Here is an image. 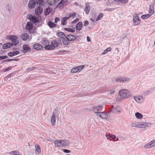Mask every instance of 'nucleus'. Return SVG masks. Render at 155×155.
Returning a JSON list of instances; mask_svg holds the SVG:
<instances>
[{"mask_svg": "<svg viewBox=\"0 0 155 155\" xmlns=\"http://www.w3.org/2000/svg\"><path fill=\"white\" fill-rule=\"evenodd\" d=\"M119 94V96L116 99L117 101H119L127 98L132 95L130 92L126 89H121L120 90Z\"/></svg>", "mask_w": 155, "mask_h": 155, "instance_id": "1", "label": "nucleus"}, {"mask_svg": "<svg viewBox=\"0 0 155 155\" xmlns=\"http://www.w3.org/2000/svg\"><path fill=\"white\" fill-rule=\"evenodd\" d=\"M76 39V37L74 35L71 34L68 35L62 40V42L64 45H68L70 44V41H74Z\"/></svg>", "mask_w": 155, "mask_h": 155, "instance_id": "2", "label": "nucleus"}, {"mask_svg": "<svg viewBox=\"0 0 155 155\" xmlns=\"http://www.w3.org/2000/svg\"><path fill=\"white\" fill-rule=\"evenodd\" d=\"M26 18L29 19L31 22H32V23H39L41 21V17H40V19H39V18L33 16L31 14L28 15H27Z\"/></svg>", "mask_w": 155, "mask_h": 155, "instance_id": "3", "label": "nucleus"}, {"mask_svg": "<svg viewBox=\"0 0 155 155\" xmlns=\"http://www.w3.org/2000/svg\"><path fill=\"white\" fill-rule=\"evenodd\" d=\"M7 39L10 40L12 41V43H11L12 44V45H16L19 43L18 37L16 36L13 35H8L7 37Z\"/></svg>", "mask_w": 155, "mask_h": 155, "instance_id": "4", "label": "nucleus"}, {"mask_svg": "<svg viewBox=\"0 0 155 155\" xmlns=\"http://www.w3.org/2000/svg\"><path fill=\"white\" fill-rule=\"evenodd\" d=\"M133 21L134 25H139L140 23V20L137 14L133 15Z\"/></svg>", "mask_w": 155, "mask_h": 155, "instance_id": "5", "label": "nucleus"}, {"mask_svg": "<svg viewBox=\"0 0 155 155\" xmlns=\"http://www.w3.org/2000/svg\"><path fill=\"white\" fill-rule=\"evenodd\" d=\"M155 146V139L146 143L144 147L145 149H149Z\"/></svg>", "mask_w": 155, "mask_h": 155, "instance_id": "6", "label": "nucleus"}, {"mask_svg": "<svg viewBox=\"0 0 155 155\" xmlns=\"http://www.w3.org/2000/svg\"><path fill=\"white\" fill-rule=\"evenodd\" d=\"M33 27V23L30 21H28L26 25L25 29L28 30L30 33H33L34 32V30L32 29Z\"/></svg>", "mask_w": 155, "mask_h": 155, "instance_id": "7", "label": "nucleus"}, {"mask_svg": "<svg viewBox=\"0 0 155 155\" xmlns=\"http://www.w3.org/2000/svg\"><path fill=\"white\" fill-rule=\"evenodd\" d=\"M84 65L75 67L71 69V72L72 73H76L79 72L81 71L84 68Z\"/></svg>", "mask_w": 155, "mask_h": 155, "instance_id": "8", "label": "nucleus"}, {"mask_svg": "<svg viewBox=\"0 0 155 155\" xmlns=\"http://www.w3.org/2000/svg\"><path fill=\"white\" fill-rule=\"evenodd\" d=\"M58 110H54L53 112L52 116L51 118V123L52 125H54L55 124L56 117L55 116L57 114Z\"/></svg>", "mask_w": 155, "mask_h": 155, "instance_id": "9", "label": "nucleus"}, {"mask_svg": "<svg viewBox=\"0 0 155 155\" xmlns=\"http://www.w3.org/2000/svg\"><path fill=\"white\" fill-rule=\"evenodd\" d=\"M153 125L151 123H146L145 122H140V128H146L149 127Z\"/></svg>", "mask_w": 155, "mask_h": 155, "instance_id": "10", "label": "nucleus"}, {"mask_svg": "<svg viewBox=\"0 0 155 155\" xmlns=\"http://www.w3.org/2000/svg\"><path fill=\"white\" fill-rule=\"evenodd\" d=\"M111 111L113 113L117 112L120 113L121 111V109L119 107L113 106L111 109Z\"/></svg>", "mask_w": 155, "mask_h": 155, "instance_id": "11", "label": "nucleus"}, {"mask_svg": "<svg viewBox=\"0 0 155 155\" xmlns=\"http://www.w3.org/2000/svg\"><path fill=\"white\" fill-rule=\"evenodd\" d=\"M129 78L121 77H118L115 79V81L117 82H125L129 81Z\"/></svg>", "mask_w": 155, "mask_h": 155, "instance_id": "12", "label": "nucleus"}, {"mask_svg": "<svg viewBox=\"0 0 155 155\" xmlns=\"http://www.w3.org/2000/svg\"><path fill=\"white\" fill-rule=\"evenodd\" d=\"M43 11V9L42 8L39 6L35 8V13L36 15L38 16L40 15Z\"/></svg>", "mask_w": 155, "mask_h": 155, "instance_id": "13", "label": "nucleus"}, {"mask_svg": "<svg viewBox=\"0 0 155 155\" xmlns=\"http://www.w3.org/2000/svg\"><path fill=\"white\" fill-rule=\"evenodd\" d=\"M134 99L138 103H142L143 100V97L140 96H134Z\"/></svg>", "mask_w": 155, "mask_h": 155, "instance_id": "14", "label": "nucleus"}, {"mask_svg": "<svg viewBox=\"0 0 155 155\" xmlns=\"http://www.w3.org/2000/svg\"><path fill=\"white\" fill-rule=\"evenodd\" d=\"M61 40L59 38L51 42V44L52 45L54 48L58 47L59 44Z\"/></svg>", "mask_w": 155, "mask_h": 155, "instance_id": "15", "label": "nucleus"}, {"mask_svg": "<svg viewBox=\"0 0 155 155\" xmlns=\"http://www.w3.org/2000/svg\"><path fill=\"white\" fill-rule=\"evenodd\" d=\"M36 5L35 0H30L28 3V7L30 8H34Z\"/></svg>", "mask_w": 155, "mask_h": 155, "instance_id": "16", "label": "nucleus"}, {"mask_svg": "<svg viewBox=\"0 0 155 155\" xmlns=\"http://www.w3.org/2000/svg\"><path fill=\"white\" fill-rule=\"evenodd\" d=\"M34 48L38 50H40L43 48V46L40 44L36 43L33 45Z\"/></svg>", "mask_w": 155, "mask_h": 155, "instance_id": "17", "label": "nucleus"}, {"mask_svg": "<svg viewBox=\"0 0 155 155\" xmlns=\"http://www.w3.org/2000/svg\"><path fill=\"white\" fill-rule=\"evenodd\" d=\"M92 109L93 111H94L95 113V112L103 110L102 109V106L101 105L94 106L93 107Z\"/></svg>", "mask_w": 155, "mask_h": 155, "instance_id": "18", "label": "nucleus"}, {"mask_svg": "<svg viewBox=\"0 0 155 155\" xmlns=\"http://www.w3.org/2000/svg\"><path fill=\"white\" fill-rule=\"evenodd\" d=\"M85 7L84 8V10L85 12L87 14H88L91 9L89 3V2H87L85 3Z\"/></svg>", "mask_w": 155, "mask_h": 155, "instance_id": "19", "label": "nucleus"}, {"mask_svg": "<svg viewBox=\"0 0 155 155\" xmlns=\"http://www.w3.org/2000/svg\"><path fill=\"white\" fill-rule=\"evenodd\" d=\"M61 147L67 146L70 144L69 142L66 140H61Z\"/></svg>", "mask_w": 155, "mask_h": 155, "instance_id": "20", "label": "nucleus"}, {"mask_svg": "<svg viewBox=\"0 0 155 155\" xmlns=\"http://www.w3.org/2000/svg\"><path fill=\"white\" fill-rule=\"evenodd\" d=\"M20 52L18 51H16L9 52L8 53V56L12 57L18 54Z\"/></svg>", "mask_w": 155, "mask_h": 155, "instance_id": "21", "label": "nucleus"}, {"mask_svg": "<svg viewBox=\"0 0 155 155\" xmlns=\"http://www.w3.org/2000/svg\"><path fill=\"white\" fill-rule=\"evenodd\" d=\"M12 46V44L11 43H7L5 44L3 46V48L4 49H6L10 48Z\"/></svg>", "mask_w": 155, "mask_h": 155, "instance_id": "22", "label": "nucleus"}, {"mask_svg": "<svg viewBox=\"0 0 155 155\" xmlns=\"http://www.w3.org/2000/svg\"><path fill=\"white\" fill-rule=\"evenodd\" d=\"M23 49L24 53H26L28 51H30V48L28 45H24L23 46Z\"/></svg>", "mask_w": 155, "mask_h": 155, "instance_id": "23", "label": "nucleus"}, {"mask_svg": "<svg viewBox=\"0 0 155 155\" xmlns=\"http://www.w3.org/2000/svg\"><path fill=\"white\" fill-rule=\"evenodd\" d=\"M71 15H69L68 17H64L61 20V24L63 25H65L67 24V20L70 18Z\"/></svg>", "mask_w": 155, "mask_h": 155, "instance_id": "24", "label": "nucleus"}, {"mask_svg": "<svg viewBox=\"0 0 155 155\" xmlns=\"http://www.w3.org/2000/svg\"><path fill=\"white\" fill-rule=\"evenodd\" d=\"M54 143L55 146L58 147H61V140L54 141Z\"/></svg>", "mask_w": 155, "mask_h": 155, "instance_id": "25", "label": "nucleus"}, {"mask_svg": "<svg viewBox=\"0 0 155 155\" xmlns=\"http://www.w3.org/2000/svg\"><path fill=\"white\" fill-rule=\"evenodd\" d=\"M154 13V8L153 5H150L149 7V13L151 16Z\"/></svg>", "mask_w": 155, "mask_h": 155, "instance_id": "26", "label": "nucleus"}, {"mask_svg": "<svg viewBox=\"0 0 155 155\" xmlns=\"http://www.w3.org/2000/svg\"><path fill=\"white\" fill-rule=\"evenodd\" d=\"M131 125L132 127L140 128V122H133Z\"/></svg>", "mask_w": 155, "mask_h": 155, "instance_id": "27", "label": "nucleus"}, {"mask_svg": "<svg viewBox=\"0 0 155 155\" xmlns=\"http://www.w3.org/2000/svg\"><path fill=\"white\" fill-rule=\"evenodd\" d=\"M41 43L44 45H47L49 44V41L45 38L42 39Z\"/></svg>", "mask_w": 155, "mask_h": 155, "instance_id": "28", "label": "nucleus"}, {"mask_svg": "<svg viewBox=\"0 0 155 155\" xmlns=\"http://www.w3.org/2000/svg\"><path fill=\"white\" fill-rule=\"evenodd\" d=\"M57 35L58 37L61 38H63L66 36L65 34L63 32H59Z\"/></svg>", "mask_w": 155, "mask_h": 155, "instance_id": "29", "label": "nucleus"}, {"mask_svg": "<svg viewBox=\"0 0 155 155\" xmlns=\"http://www.w3.org/2000/svg\"><path fill=\"white\" fill-rule=\"evenodd\" d=\"M135 116L138 119H141L142 118L143 115L139 112H137L135 113Z\"/></svg>", "mask_w": 155, "mask_h": 155, "instance_id": "30", "label": "nucleus"}, {"mask_svg": "<svg viewBox=\"0 0 155 155\" xmlns=\"http://www.w3.org/2000/svg\"><path fill=\"white\" fill-rule=\"evenodd\" d=\"M28 35L26 33L23 34L21 36L22 40L24 41L26 40L28 38Z\"/></svg>", "mask_w": 155, "mask_h": 155, "instance_id": "31", "label": "nucleus"}, {"mask_svg": "<svg viewBox=\"0 0 155 155\" xmlns=\"http://www.w3.org/2000/svg\"><path fill=\"white\" fill-rule=\"evenodd\" d=\"M82 26V24L81 22H79L77 25L76 27L77 30L80 31L81 29Z\"/></svg>", "mask_w": 155, "mask_h": 155, "instance_id": "32", "label": "nucleus"}, {"mask_svg": "<svg viewBox=\"0 0 155 155\" xmlns=\"http://www.w3.org/2000/svg\"><path fill=\"white\" fill-rule=\"evenodd\" d=\"M101 118L104 119H106L107 117L108 116L107 114L103 112H101Z\"/></svg>", "mask_w": 155, "mask_h": 155, "instance_id": "33", "label": "nucleus"}, {"mask_svg": "<svg viewBox=\"0 0 155 155\" xmlns=\"http://www.w3.org/2000/svg\"><path fill=\"white\" fill-rule=\"evenodd\" d=\"M45 49L47 50H52L54 49V48L52 45H48L45 46Z\"/></svg>", "mask_w": 155, "mask_h": 155, "instance_id": "34", "label": "nucleus"}, {"mask_svg": "<svg viewBox=\"0 0 155 155\" xmlns=\"http://www.w3.org/2000/svg\"><path fill=\"white\" fill-rule=\"evenodd\" d=\"M151 16V15H150V14H147L142 15L141 16V18L143 19H146L149 18Z\"/></svg>", "mask_w": 155, "mask_h": 155, "instance_id": "35", "label": "nucleus"}, {"mask_svg": "<svg viewBox=\"0 0 155 155\" xmlns=\"http://www.w3.org/2000/svg\"><path fill=\"white\" fill-rule=\"evenodd\" d=\"M41 152V150L40 146L39 145H38L37 146L35 147V153L36 154H37V153H39Z\"/></svg>", "mask_w": 155, "mask_h": 155, "instance_id": "36", "label": "nucleus"}, {"mask_svg": "<svg viewBox=\"0 0 155 155\" xmlns=\"http://www.w3.org/2000/svg\"><path fill=\"white\" fill-rule=\"evenodd\" d=\"M63 2V0H61L58 4L57 8H60L64 7V4Z\"/></svg>", "mask_w": 155, "mask_h": 155, "instance_id": "37", "label": "nucleus"}, {"mask_svg": "<svg viewBox=\"0 0 155 155\" xmlns=\"http://www.w3.org/2000/svg\"><path fill=\"white\" fill-rule=\"evenodd\" d=\"M111 48L110 47H108L104 50V51L102 53V55H104L106 53L110 51H111Z\"/></svg>", "mask_w": 155, "mask_h": 155, "instance_id": "38", "label": "nucleus"}, {"mask_svg": "<svg viewBox=\"0 0 155 155\" xmlns=\"http://www.w3.org/2000/svg\"><path fill=\"white\" fill-rule=\"evenodd\" d=\"M48 25L50 28H54L55 27L56 25L54 23L51 21H50L48 22Z\"/></svg>", "mask_w": 155, "mask_h": 155, "instance_id": "39", "label": "nucleus"}, {"mask_svg": "<svg viewBox=\"0 0 155 155\" xmlns=\"http://www.w3.org/2000/svg\"><path fill=\"white\" fill-rule=\"evenodd\" d=\"M9 153L11 154H13V155H20L19 152H17L16 151L11 152Z\"/></svg>", "mask_w": 155, "mask_h": 155, "instance_id": "40", "label": "nucleus"}, {"mask_svg": "<svg viewBox=\"0 0 155 155\" xmlns=\"http://www.w3.org/2000/svg\"><path fill=\"white\" fill-rule=\"evenodd\" d=\"M48 2L50 5H52L56 3L55 0H48Z\"/></svg>", "mask_w": 155, "mask_h": 155, "instance_id": "41", "label": "nucleus"}, {"mask_svg": "<svg viewBox=\"0 0 155 155\" xmlns=\"http://www.w3.org/2000/svg\"><path fill=\"white\" fill-rule=\"evenodd\" d=\"M103 15L104 14L103 13H101L100 14L97 16V18L96 19V21H98L100 20L101 18L103 16Z\"/></svg>", "mask_w": 155, "mask_h": 155, "instance_id": "42", "label": "nucleus"}, {"mask_svg": "<svg viewBox=\"0 0 155 155\" xmlns=\"http://www.w3.org/2000/svg\"><path fill=\"white\" fill-rule=\"evenodd\" d=\"M43 0H39L36 2V3L38 5H43Z\"/></svg>", "mask_w": 155, "mask_h": 155, "instance_id": "43", "label": "nucleus"}, {"mask_svg": "<svg viewBox=\"0 0 155 155\" xmlns=\"http://www.w3.org/2000/svg\"><path fill=\"white\" fill-rule=\"evenodd\" d=\"M64 30L66 31H69L71 32H74L75 31V30L72 29L71 28H65Z\"/></svg>", "mask_w": 155, "mask_h": 155, "instance_id": "44", "label": "nucleus"}, {"mask_svg": "<svg viewBox=\"0 0 155 155\" xmlns=\"http://www.w3.org/2000/svg\"><path fill=\"white\" fill-rule=\"evenodd\" d=\"M51 12V10L50 8H47L45 12V15H48Z\"/></svg>", "mask_w": 155, "mask_h": 155, "instance_id": "45", "label": "nucleus"}, {"mask_svg": "<svg viewBox=\"0 0 155 155\" xmlns=\"http://www.w3.org/2000/svg\"><path fill=\"white\" fill-rule=\"evenodd\" d=\"M35 67H31V68H27L26 71L29 72L31 71L34 70L36 68Z\"/></svg>", "mask_w": 155, "mask_h": 155, "instance_id": "46", "label": "nucleus"}, {"mask_svg": "<svg viewBox=\"0 0 155 155\" xmlns=\"http://www.w3.org/2000/svg\"><path fill=\"white\" fill-rule=\"evenodd\" d=\"M119 1H120L121 3L123 4H126L128 2V0H119Z\"/></svg>", "mask_w": 155, "mask_h": 155, "instance_id": "47", "label": "nucleus"}, {"mask_svg": "<svg viewBox=\"0 0 155 155\" xmlns=\"http://www.w3.org/2000/svg\"><path fill=\"white\" fill-rule=\"evenodd\" d=\"M12 61V59H8L6 60H5L2 61V63H5V62H9Z\"/></svg>", "mask_w": 155, "mask_h": 155, "instance_id": "48", "label": "nucleus"}, {"mask_svg": "<svg viewBox=\"0 0 155 155\" xmlns=\"http://www.w3.org/2000/svg\"><path fill=\"white\" fill-rule=\"evenodd\" d=\"M114 92H115V91L114 89H112L110 90L109 91V93L110 94H113L114 93Z\"/></svg>", "mask_w": 155, "mask_h": 155, "instance_id": "49", "label": "nucleus"}, {"mask_svg": "<svg viewBox=\"0 0 155 155\" xmlns=\"http://www.w3.org/2000/svg\"><path fill=\"white\" fill-rule=\"evenodd\" d=\"M101 112H95V113L96 114V115L101 117Z\"/></svg>", "mask_w": 155, "mask_h": 155, "instance_id": "50", "label": "nucleus"}, {"mask_svg": "<svg viewBox=\"0 0 155 155\" xmlns=\"http://www.w3.org/2000/svg\"><path fill=\"white\" fill-rule=\"evenodd\" d=\"M12 67H13L12 66H10V67H8L7 68L5 69L4 71L6 72V71H8L10 70V69H12Z\"/></svg>", "mask_w": 155, "mask_h": 155, "instance_id": "51", "label": "nucleus"}, {"mask_svg": "<svg viewBox=\"0 0 155 155\" xmlns=\"http://www.w3.org/2000/svg\"><path fill=\"white\" fill-rule=\"evenodd\" d=\"M63 151L65 153H69L71 152V151L70 150H69L67 149H64L63 150Z\"/></svg>", "mask_w": 155, "mask_h": 155, "instance_id": "52", "label": "nucleus"}, {"mask_svg": "<svg viewBox=\"0 0 155 155\" xmlns=\"http://www.w3.org/2000/svg\"><path fill=\"white\" fill-rule=\"evenodd\" d=\"M63 4H64V6L68 4V1H67V0L64 1L63 0Z\"/></svg>", "mask_w": 155, "mask_h": 155, "instance_id": "53", "label": "nucleus"}, {"mask_svg": "<svg viewBox=\"0 0 155 155\" xmlns=\"http://www.w3.org/2000/svg\"><path fill=\"white\" fill-rule=\"evenodd\" d=\"M89 24L88 21H84V26H86L87 25Z\"/></svg>", "mask_w": 155, "mask_h": 155, "instance_id": "54", "label": "nucleus"}, {"mask_svg": "<svg viewBox=\"0 0 155 155\" xmlns=\"http://www.w3.org/2000/svg\"><path fill=\"white\" fill-rule=\"evenodd\" d=\"M60 21V19L58 17H56L55 18L54 22L55 23H57L58 21Z\"/></svg>", "mask_w": 155, "mask_h": 155, "instance_id": "55", "label": "nucleus"}, {"mask_svg": "<svg viewBox=\"0 0 155 155\" xmlns=\"http://www.w3.org/2000/svg\"><path fill=\"white\" fill-rule=\"evenodd\" d=\"M78 20H79L78 18H77V19L74 20L72 22V24L75 23L77 22L78 21Z\"/></svg>", "mask_w": 155, "mask_h": 155, "instance_id": "56", "label": "nucleus"}, {"mask_svg": "<svg viewBox=\"0 0 155 155\" xmlns=\"http://www.w3.org/2000/svg\"><path fill=\"white\" fill-rule=\"evenodd\" d=\"M111 135L109 134H107L106 135V137L107 139L111 138Z\"/></svg>", "mask_w": 155, "mask_h": 155, "instance_id": "57", "label": "nucleus"}, {"mask_svg": "<svg viewBox=\"0 0 155 155\" xmlns=\"http://www.w3.org/2000/svg\"><path fill=\"white\" fill-rule=\"evenodd\" d=\"M116 137L114 135H112L111 136V138L113 139H115L116 138Z\"/></svg>", "mask_w": 155, "mask_h": 155, "instance_id": "58", "label": "nucleus"}, {"mask_svg": "<svg viewBox=\"0 0 155 155\" xmlns=\"http://www.w3.org/2000/svg\"><path fill=\"white\" fill-rule=\"evenodd\" d=\"M87 41H88L89 42L91 41L90 39L89 36H87Z\"/></svg>", "mask_w": 155, "mask_h": 155, "instance_id": "59", "label": "nucleus"}, {"mask_svg": "<svg viewBox=\"0 0 155 155\" xmlns=\"http://www.w3.org/2000/svg\"><path fill=\"white\" fill-rule=\"evenodd\" d=\"M13 61H17L19 60V59L16 58V59H12Z\"/></svg>", "mask_w": 155, "mask_h": 155, "instance_id": "60", "label": "nucleus"}, {"mask_svg": "<svg viewBox=\"0 0 155 155\" xmlns=\"http://www.w3.org/2000/svg\"><path fill=\"white\" fill-rule=\"evenodd\" d=\"M114 9L110 8L107 9V10L108 11H112L113 10H114Z\"/></svg>", "mask_w": 155, "mask_h": 155, "instance_id": "61", "label": "nucleus"}, {"mask_svg": "<svg viewBox=\"0 0 155 155\" xmlns=\"http://www.w3.org/2000/svg\"><path fill=\"white\" fill-rule=\"evenodd\" d=\"M86 29L87 30H88L90 29H91V28H90V27H87L86 28Z\"/></svg>", "mask_w": 155, "mask_h": 155, "instance_id": "62", "label": "nucleus"}, {"mask_svg": "<svg viewBox=\"0 0 155 155\" xmlns=\"http://www.w3.org/2000/svg\"><path fill=\"white\" fill-rule=\"evenodd\" d=\"M76 15V13H73L72 14V16H73V17H74Z\"/></svg>", "mask_w": 155, "mask_h": 155, "instance_id": "63", "label": "nucleus"}, {"mask_svg": "<svg viewBox=\"0 0 155 155\" xmlns=\"http://www.w3.org/2000/svg\"><path fill=\"white\" fill-rule=\"evenodd\" d=\"M74 4L76 6H78V5H79V4L77 2H75L74 3Z\"/></svg>", "mask_w": 155, "mask_h": 155, "instance_id": "64", "label": "nucleus"}]
</instances>
